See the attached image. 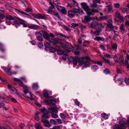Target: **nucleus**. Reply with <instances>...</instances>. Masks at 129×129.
I'll return each mask as SVG.
<instances>
[{"label": "nucleus", "mask_w": 129, "mask_h": 129, "mask_svg": "<svg viewBox=\"0 0 129 129\" xmlns=\"http://www.w3.org/2000/svg\"><path fill=\"white\" fill-rule=\"evenodd\" d=\"M81 8L86 12L88 16L94 15V13L91 12L90 8L86 3L83 2L81 3Z\"/></svg>", "instance_id": "nucleus-1"}, {"label": "nucleus", "mask_w": 129, "mask_h": 129, "mask_svg": "<svg viewBox=\"0 0 129 129\" xmlns=\"http://www.w3.org/2000/svg\"><path fill=\"white\" fill-rule=\"evenodd\" d=\"M41 112L43 113V114L41 116V119H46L49 118V116L48 115V112L47 110L45 107H43V109H41L40 110Z\"/></svg>", "instance_id": "nucleus-2"}, {"label": "nucleus", "mask_w": 129, "mask_h": 129, "mask_svg": "<svg viewBox=\"0 0 129 129\" xmlns=\"http://www.w3.org/2000/svg\"><path fill=\"white\" fill-rule=\"evenodd\" d=\"M91 27L94 29H98L100 27H103L104 26L102 24H100L96 22L93 21L90 24Z\"/></svg>", "instance_id": "nucleus-3"}, {"label": "nucleus", "mask_w": 129, "mask_h": 129, "mask_svg": "<svg viewBox=\"0 0 129 129\" xmlns=\"http://www.w3.org/2000/svg\"><path fill=\"white\" fill-rule=\"evenodd\" d=\"M48 13H51L52 15L54 16L55 17H56L58 19H61V18L60 17L59 14L57 13L56 10L53 11L51 9H48Z\"/></svg>", "instance_id": "nucleus-4"}, {"label": "nucleus", "mask_w": 129, "mask_h": 129, "mask_svg": "<svg viewBox=\"0 0 129 129\" xmlns=\"http://www.w3.org/2000/svg\"><path fill=\"white\" fill-rule=\"evenodd\" d=\"M35 35L36 36V38L37 40L41 42L43 41V39L41 37L42 35L40 32L36 31L35 33Z\"/></svg>", "instance_id": "nucleus-5"}, {"label": "nucleus", "mask_w": 129, "mask_h": 129, "mask_svg": "<svg viewBox=\"0 0 129 129\" xmlns=\"http://www.w3.org/2000/svg\"><path fill=\"white\" fill-rule=\"evenodd\" d=\"M41 121L44 123V126H45L49 128L51 126V124L50 123L48 120L43 119L41 120Z\"/></svg>", "instance_id": "nucleus-6"}, {"label": "nucleus", "mask_w": 129, "mask_h": 129, "mask_svg": "<svg viewBox=\"0 0 129 129\" xmlns=\"http://www.w3.org/2000/svg\"><path fill=\"white\" fill-rule=\"evenodd\" d=\"M98 6V5L94 3L93 2L92 4L91 5V7L92 8L91 11L92 12L94 13V12H98V11L96 9H94V8H97Z\"/></svg>", "instance_id": "nucleus-7"}, {"label": "nucleus", "mask_w": 129, "mask_h": 129, "mask_svg": "<svg viewBox=\"0 0 129 129\" xmlns=\"http://www.w3.org/2000/svg\"><path fill=\"white\" fill-rule=\"evenodd\" d=\"M49 42L53 44H56L58 43L59 41V40L55 38L51 39L49 40Z\"/></svg>", "instance_id": "nucleus-8"}, {"label": "nucleus", "mask_w": 129, "mask_h": 129, "mask_svg": "<svg viewBox=\"0 0 129 129\" xmlns=\"http://www.w3.org/2000/svg\"><path fill=\"white\" fill-rule=\"evenodd\" d=\"M57 9L62 14H67V11L65 8L64 7L61 6L60 7H58Z\"/></svg>", "instance_id": "nucleus-9"}, {"label": "nucleus", "mask_w": 129, "mask_h": 129, "mask_svg": "<svg viewBox=\"0 0 129 129\" xmlns=\"http://www.w3.org/2000/svg\"><path fill=\"white\" fill-rule=\"evenodd\" d=\"M115 15L116 17L118 18L119 20L122 22L124 21L123 16L120 15V13L119 12L116 11L115 13Z\"/></svg>", "instance_id": "nucleus-10"}, {"label": "nucleus", "mask_w": 129, "mask_h": 129, "mask_svg": "<svg viewBox=\"0 0 129 129\" xmlns=\"http://www.w3.org/2000/svg\"><path fill=\"white\" fill-rule=\"evenodd\" d=\"M71 58H72V59L70 60L71 62L73 61V64L75 66H76L77 64V62L78 61H78L79 60V58L78 57H75L74 59H73V57L72 56H71ZM70 59H71V58H70Z\"/></svg>", "instance_id": "nucleus-11"}, {"label": "nucleus", "mask_w": 129, "mask_h": 129, "mask_svg": "<svg viewBox=\"0 0 129 129\" xmlns=\"http://www.w3.org/2000/svg\"><path fill=\"white\" fill-rule=\"evenodd\" d=\"M43 37L46 40H50V37L49 34L45 31L43 34Z\"/></svg>", "instance_id": "nucleus-12"}, {"label": "nucleus", "mask_w": 129, "mask_h": 129, "mask_svg": "<svg viewBox=\"0 0 129 129\" xmlns=\"http://www.w3.org/2000/svg\"><path fill=\"white\" fill-rule=\"evenodd\" d=\"M28 28L31 29L36 30L39 28V26L36 25L31 24L28 26Z\"/></svg>", "instance_id": "nucleus-13"}, {"label": "nucleus", "mask_w": 129, "mask_h": 129, "mask_svg": "<svg viewBox=\"0 0 129 129\" xmlns=\"http://www.w3.org/2000/svg\"><path fill=\"white\" fill-rule=\"evenodd\" d=\"M34 17L37 19H45L46 18V17L44 16H43L40 14H38L35 15Z\"/></svg>", "instance_id": "nucleus-14"}, {"label": "nucleus", "mask_w": 129, "mask_h": 129, "mask_svg": "<svg viewBox=\"0 0 129 129\" xmlns=\"http://www.w3.org/2000/svg\"><path fill=\"white\" fill-rule=\"evenodd\" d=\"M125 64L127 65L126 68L127 69H129V64H128V60L129 59V56L127 54L126 55L125 58Z\"/></svg>", "instance_id": "nucleus-15"}, {"label": "nucleus", "mask_w": 129, "mask_h": 129, "mask_svg": "<svg viewBox=\"0 0 129 129\" xmlns=\"http://www.w3.org/2000/svg\"><path fill=\"white\" fill-rule=\"evenodd\" d=\"M90 15L85 16L84 19V21L85 22H88L90 21L91 20V18L89 16Z\"/></svg>", "instance_id": "nucleus-16"}, {"label": "nucleus", "mask_w": 129, "mask_h": 129, "mask_svg": "<svg viewBox=\"0 0 129 129\" xmlns=\"http://www.w3.org/2000/svg\"><path fill=\"white\" fill-rule=\"evenodd\" d=\"M58 48H59V47L58 46L55 47V48L53 47H51L49 48V51L51 52L54 53L55 51Z\"/></svg>", "instance_id": "nucleus-17"}, {"label": "nucleus", "mask_w": 129, "mask_h": 129, "mask_svg": "<svg viewBox=\"0 0 129 129\" xmlns=\"http://www.w3.org/2000/svg\"><path fill=\"white\" fill-rule=\"evenodd\" d=\"M102 58L106 63L108 64L109 65L112 66L113 65V63L110 60L107 59L104 57H102Z\"/></svg>", "instance_id": "nucleus-18"}, {"label": "nucleus", "mask_w": 129, "mask_h": 129, "mask_svg": "<svg viewBox=\"0 0 129 129\" xmlns=\"http://www.w3.org/2000/svg\"><path fill=\"white\" fill-rule=\"evenodd\" d=\"M34 127L36 129H42V127L39 123H37L35 124Z\"/></svg>", "instance_id": "nucleus-19"}, {"label": "nucleus", "mask_w": 129, "mask_h": 129, "mask_svg": "<svg viewBox=\"0 0 129 129\" xmlns=\"http://www.w3.org/2000/svg\"><path fill=\"white\" fill-rule=\"evenodd\" d=\"M69 16L71 18L74 16L75 13L74 12L72 11H70L68 12Z\"/></svg>", "instance_id": "nucleus-20"}, {"label": "nucleus", "mask_w": 129, "mask_h": 129, "mask_svg": "<svg viewBox=\"0 0 129 129\" xmlns=\"http://www.w3.org/2000/svg\"><path fill=\"white\" fill-rule=\"evenodd\" d=\"M123 128L122 126L118 124L115 125L113 126V129H123Z\"/></svg>", "instance_id": "nucleus-21"}, {"label": "nucleus", "mask_w": 129, "mask_h": 129, "mask_svg": "<svg viewBox=\"0 0 129 129\" xmlns=\"http://www.w3.org/2000/svg\"><path fill=\"white\" fill-rule=\"evenodd\" d=\"M11 68H7L5 70V71L7 74L9 75L11 74V72L10 71Z\"/></svg>", "instance_id": "nucleus-22"}, {"label": "nucleus", "mask_w": 129, "mask_h": 129, "mask_svg": "<svg viewBox=\"0 0 129 129\" xmlns=\"http://www.w3.org/2000/svg\"><path fill=\"white\" fill-rule=\"evenodd\" d=\"M124 25L123 24H121L120 28V30L121 33H123L124 31Z\"/></svg>", "instance_id": "nucleus-23"}, {"label": "nucleus", "mask_w": 129, "mask_h": 129, "mask_svg": "<svg viewBox=\"0 0 129 129\" xmlns=\"http://www.w3.org/2000/svg\"><path fill=\"white\" fill-rule=\"evenodd\" d=\"M26 96L31 100H33V95L31 94L30 92H29L28 93V95H26Z\"/></svg>", "instance_id": "nucleus-24"}, {"label": "nucleus", "mask_w": 129, "mask_h": 129, "mask_svg": "<svg viewBox=\"0 0 129 129\" xmlns=\"http://www.w3.org/2000/svg\"><path fill=\"white\" fill-rule=\"evenodd\" d=\"M125 121L122 120L121 121L119 122V125L120 126H122L123 128L125 125Z\"/></svg>", "instance_id": "nucleus-25"}, {"label": "nucleus", "mask_w": 129, "mask_h": 129, "mask_svg": "<svg viewBox=\"0 0 129 129\" xmlns=\"http://www.w3.org/2000/svg\"><path fill=\"white\" fill-rule=\"evenodd\" d=\"M58 48L57 50V52L58 54L60 55H62L64 53V51L62 50L59 49Z\"/></svg>", "instance_id": "nucleus-26"}, {"label": "nucleus", "mask_w": 129, "mask_h": 129, "mask_svg": "<svg viewBox=\"0 0 129 129\" xmlns=\"http://www.w3.org/2000/svg\"><path fill=\"white\" fill-rule=\"evenodd\" d=\"M6 18L10 20H14V18L12 16L9 15L6 17Z\"/></svg>", "instance_id": "nucleus-27"}, {"label": "nucleus", "mask_w": 129, "mask_h": 129, "mask_svg": "<svg viewBox=\"0 0 129 129\" xmlns=\"http://www.w3.org/2000/svg\"><path fill=\"white\" fill-rule=\"evenodd\" d=\"M43 95L46 98H49L48 93L46 91H44Z\"/></svg>", "instance_id": "nucleus-28"}, {"label": "nucleus", "mask_w": 129, "mask_h": 129, "mask_svg": "<svg viewBox=\"0 0 129 129\" xmlns=\"http://www.w3.org/2000/svg\"><path fill=\"white\" fill-rule=\"evenodd\" d=\"M40 114V113H39V112L36 113H35V119L37 121H38L39 119V117L38 115Z\"/></svg>", "instance_id": "nucleus-29"}, {"label": "nucleus", "mask_w": 129, "mask_h": 129, "mask_svg": "<svg viewBox=\"0 0 129 129\" xmlns=\"http://www.w3.org/2000/svg\"><path fill=\"white\" fill-rule=\"evenodd\" d=\"M101 116L103 118L106 119L108 118V115L105 113H103L101 114Z\"/></svg>", "instance_id": "nucleus-30"}, {"label": "nucleus", "mask_w": 129, "mask_h": 129, "mask_svg": "<svg viewBox=\"0 0 129 129\" xmlns=\"http://www.w3.org/2000/svg\"><path fill=\"white\" fill-rule=\"evenodd\" d=\"M110 72V70L107 68H106L104 70V73L105 74H109Z\"/></svg>", "instance_id": "nucleus-31"}, {"label": "nucleus", "mask_w": 129, "mask_h": 129, "mask_svg": "<svg viewBox=\"0 0 129 129\" xmlns=\"http://www.w3.org/2000/svg\"><path fill=\"white\" fill-rule=\"evenodd\" d=\"M98 68V67L96 65H93L91 67V68L94 71H95Z\"/></svg>", "instance_id": "nucleus-32"}, {"label": "nucleus", "mask_w": 129, "mask_h": 129, "mask_svg": "<svg viewBox=\"0 0 129 129\" xmlns=\"http://www.w3.org/2000/svg\"><path fill=\"white\" fill-rule=\"evenodd\" d=\"M32 87L34 89H37L38 87V86L37 83H34L33 84Z\"/></svg>", "instance_id": "nucleus-33"}, {"label": "nucleus", "mask_w": 129, "mask_h": 129, "mask_svg": "<svg viewBox=\"0 0 129 129\" xmlns=\"http://www.w3.org/2000/svg\"><path fill=\"white\" fill-rule=\"evenodd\" d=\"M107 26L110 28L113 29L114 28V26H113L112 23H108L107 25Z\"/></svg>", "instance_id": "nucleus-34"}, {"label": "nucleus", "mask_w": 129, "mask_h": 129, "mask_svg": "<svg viewBox=\"0 0 129 129\" xmlns=\"http://www.w3.org/2000/svg\"><path fill=\"white\" fill-rule=\"evenodd\" d=\"M54 108H49L48 109L49 112L51 114L54 112Z\"/></svg>", "instance_id": "nucleus-35"}, {"label": "nucleus", "mask_w": 129, "mask_h": 129, "mask_svg": "<svg viewBox=\"0 0 129 129\" xmlns=\"http://www.w3.org/2000/svg\"><path fill=\"white\" fill-rule=\"evenodd\" d=\"M5 94L3 93L0 95V100L3 101L5 97Z\"/></svg>", "instance_id": "nucleus-36"}, {"label": "nucleus", "mask_w": 129, "mask_h": 129, "mask_svg": "<svg viewBox=\"0 0 129 129\" xmlns=\"http://www.w3.org/2000/svg\"><path fill=\"white\" fill-rule=\"evenodd\" d=\"M107 8L108 10V12L110 13L112 11V7L110 5H108L107 6Z\"/></svg>", "instance_id": "nucleus-37"}, {"label": "nucleus", "mask_w": 129, "mask_h": 129, "mask_svg": "<svg viewBox=\"0 0 129 129\" xmlns=\"http://www.w3.org/2000/svg\"><path fill=\"white\" fill-rule=\"evenodd\" d=\"M26 21L25 20H24L22 21V22H21V24H22L23 25V26L24 27H28L27 25L25 23Z\"/></svg>", "instance_id": "nucleus-38"}, {"label": "nucleus", "mask_w": 129, "mask_h": 129, "mask_svg": "<svg viewBox=\"0 0 129 129\" xmlns=\"http://www.w3.org/2000/svg\"><path fill=\"white\" fill-rule=\"evenodd\" d=\"M68 56L67 54H64L62 56V58L64 60L67 59L68 58Z\"/></svg>", "instance_id": "nucleus-39"}, {"label": "nucleus", "mask_w": 129, "mask_h": 129, "mask_svg": "<svg viewBox=\"0 0 129 129\" xmlns=\"http://www.w3.org/2000/svg\"><path fill=\"white\" fill-rule=\"evenodd\" d=\"M50 123L53 125H55L56 123V122L54 120L51 119L50 121Z\"/></svg>", "instance_id": "nucleus-40"}, {"label": "nucleus", "mask_w": 129, "mask_h": 129, "mask_svg": "<svg viewBox=\"0 0 129 129\" xmlns=\"http://www.w3.org/2000/svg\"><path fill=\"white\" fill-rule=\"evenodd\" d=\"M15 10L17 11H18V12H19L20 13H21L22 14H24L25 15H27V16L29 15V14H27L25 13L23 11H22L20 10H17V9H15Z\"/></svg>", "instance_id": "nucleus-41"}, {"label": "nucleus", "mask_w": 129, "mask_h": 129, "mask_svg": "<svg viewBox=\"0 0 129 129\" xmlns=\"http://www.w3.org/2000/svg\"><path fill=\"white\" fill-rule=\"evenodd\" d=\"M8 87L9 89H11V90L13 91H14V90L15 89L14 88H13L12 86L10 84L8 85Z\"/></svg>", "instance_id": "nucleus-42"}, {"label": "nucleus", "mask_w": 129, "mask_h": 129, "mask_svg": "<svg viewBox=\"0 0 129 129\" xmlns=\"http://www.w3.org/2000/svg\"><path fill=\"white\" fill-rule=\"evenodd\" d=\"M84 64L85 67H86L89 66L90 65V63L89 62L87 61H84Z\"/></svg>", "instance_id": "nucleus-43"}, {"label": "nucleus", "mask_w": 129, "mask_h": 129, "mask_svg": "<svg viewBox=\"0 0 129 129\" xmlns=\"http://www.w3.org/2000/svg\"><path fill=\"white\" fill-rule=\"evenodd\" d=\"M116 72L117 73L121 74L122 73V71L120 69L117 67L116 68Z\"/></svg>", "instance_id": "nucleus-44"}, {"label": "nucleus", "mask_w": 129, "mask_h": 129, "mask_svg": "<svg viewBox=\"0 0 129 129\" xmlns=\"http://www.w3.org/2000/svg\"><path fill=\"white\" fill-rule=\"evenodd\" d=\"M44 46L45 47L48 48L50 46V44L48 42L44 44Z\"/></svg>", "instance_id": "nucleus-45"}, {"label": "nucleus", "mask_w": 129, "mask_h": 129, "mask_svg": "<svg viewBox=\"0 0 129 129\" xmlns=\"http://www.w3.org/2000/svg\"><path fill=\"white\" fill-rule=\"evenodd\" d=\"M49 3L51 7H50V8H49V9H51L52 10V9H53L54 8V6L51 2H49Z\"/></svg>", "instance_id": "nucleus-46"}, {"label": "nucleus", "mask_w": 129, "mask_h": 129, "mask_svg": "<svg viewBox=\"0 0 129 129\" xmlns=\"http://www.w3.org/2000/svg\"><path fill=\"white\" fill-rule=\"evenodd\" d=\"M51 116L52 117L54 118H56L58 117V115L52 113L51 114Z\"/></svg>", "instance_id": "nucleus-47"}, {"label": "nucleus", "mask_w": 129, "mask_h": 129, "mask_svg": "<svg viewBox=\"0 0 129 129\" xmlns=\"http://www.w3.org/2000/svg\"><path fill=\"white\" fill-rule=\"evenodd\" d=\"M121 10L123 13H125L128 11V9L126 8H122L121 9Z\"/></svg>", "instance_id": "nucleus-48"}, {"label": "nucleus", "mask_w": 129, "mask_h": 129, "mask_svg": "<svg viewBox=\"0 0 129 129\" xmlns=\"http://www.w3.org/2000/svg\"><path fill=\"white\" fill-rule=\"evenodd\" d=\"M78 62L79 63V64L82 66L83 64H84V61L83 60H81L80 59V58H79V60L78 61Z\"/></svg>", "instance_id": "nucleus-49"}, {"label": "nucleus", "mask_w": 129, "mask_h": 129, "mask_svg": "<svg viewBox=\"0 0 129 129\" xmlns=\"http://www.w3.org/2000/svg\"><path fill=\"white\" fill-rule=\"evenodd\" d=\"M63 27L64 29V30H65L68 31H70L71 30H70V29L68 26H64Z\"/></svg>", "instance_id": "nucleus-50"}, {"label": "nucleus", "mask_w": 129, "mask_h": 129, "mask_svg": "<svg viewBox=\"0 0 129 129\" xmlns=\"http://www.w3.org/2000/svg\"><path fill=\"white\" fill-rule=\"evenodd\" d=\"M19 85L20 86H21V87H25V85H24L23 84V83L22 81L20 80L19 82Z\"/></svg>", "instance_id": "nucleus-51"}, {"label": "nucleus", "mask_w": 129, "mask_h": 129, "mask_svg": "<svg viewBox=\"0 0 129 129\" xmlns=\"http://www.w3.org/2000/svg\"><path fill=\"white\" fill-rule=\"evenodd\" d=\"M117 45L116 44L111 45V48L113 49H116L117 48Z\"/></svg>", "instance_id": "nucleus-52"}, {"label": "nucleus", "mask_w": 129, "mask_h": 129, "mask_svg": "<svg viewBox=\"0 0 129 129\" xmlns=\"http://www.w3.org/2000/svg\"><path fill=\"white\" fill-rule=\"evenodd\" d=\"M55 104H54V103H51L50 104V105L51 107H53L52 108H55L56 107V105Z\"/></svg>", "instance_id": "nucleus-53"}, {"label": "nucleus", "mask_w": 129, "mask_h": 129, "mask_svg": "<svg viewBox=\"0 0 129 129\" xmlns=\"http://www.w3.org/2000/svg\"><path fill=\"white\" fill-rule=\"evenodd\" d=\"M73 11L74 12L78 13L79 11V9L76 8H74L73 10Z\"/></svg>", "instance_id": "nucleus-54"}, {"label": "nucleus", "mask_w": 129, "mask_h": 129, "mask_svg": "<svg viewBox=\"0 0 129 129\" xmlns=\"http://www.w3.org/2000/svg\"><path fill=\"white\" fill-rule=\"evenodd\" d=\"M124 82L127 84H129V78H125L124 80Z\"/></svg>", "instance_id": "nucleus-55"}, {"label": "nucleus", "mask_w": 129, "mask_h": 129, "mask_svg": "<svg viewBox=\"0 0 129 129\" xmlns=\"http://www.w3.org/2000/svg\"><path fill=\"white\" fill-rule=\"evenodd\" d=\"M93 2H94L96 4L99 3V4L101 3L100 0H93Z\"/></svg>", "instance_id": "nucleus-56"}, {"label": "nucleus", "mask_w": 129, "mask_h": 129, "mask_svg": "<svg viewBox=\"0 0 129 129\" xmlns=\"http://www.w3.org/2000/svg\"><path fill=\"white\" fill-rule=\"evenodd\" d=\"M38 46L40 48H41L43 46V45L42 43H39L38 44Z\"/></svg>", "instance_id": "nucleus-57"}, {"label": "nucleus", "mask_w": 129, "mask_h": 129, "mask_svg": "<svg viewBox=\"0 0 129 129\" xmlns=\"http://www.w3.org/2000/svg\"><path fill=\"white\" fill-rule=\"evenodd\" d=\"M60 116L61 118H66V116L63 113H60Z\"/></svg>", "instance_id": "nucleus-58"}, {"label": "nucleus", "mask_w": 129, "mask_h": 129, "mask_svg": "<svg viewBox=\"0 0 129 129\" xmlns=\"http://www.w3.org/2000/svg\"><path fill=\"white\" fill-rule=\"evenodd\" d=\"M14 22L15 23L18 25H20L21 24L22 22L20 21H19L16 20H15Z\"/></svg>", "instance_id": "nucleus-59"}, {"label": "nucleus", "mask_w": 129, "mask_h": 129, "mask_svg": "<svg viewBox=\"0 0 129 129\" xmlns=\"http://www.w3.org/2000/svg\"><path fill=\"white\" fill-rule=\"evenodd\" d=\"M74 101L75 102V104L76 105H77L78 106H79V102H78L77 101V100H74Z\"/></svg>", "instance_id": "nucleus-60"}, {"label": "nucleus", "mask_w": 129, "mask_h": 129, "mask_svg": "<svg viewBox=\"0 0 129 129\" xmlns=\"http://www.w3.org/2000/svg\"><path fill=\"white\" fill-rule=\"evenodd\" d=\"M5 17V16L3 14H0V19H3Z\"/></svg>", "instance_id": "nucleus-61"}, {"label": "nucleus", "mask_w": 129, "mask_h": 129, "mask_svg": "<svg viewBox=\"0 0 129 129\" xmlns=\"http://www.w3.org/2000/svg\"><path fill=\"white\" fill-rule=\"evenodd\" d=\"M71 25L72 27H76L78 26L79 25L77 23H73L71 24Z\"/></svg>", "instance_id": "nucleus-62"}, {"label": "nucleus", "mask_w": 129, "mask_h": 129, "mask_svg": "<svg viewBox=\"0 0 129 129\" xmlns=\"http://www.w3.org/2000/svg\"><path fill=\"white\" fill-rule=\"evenodd\" d=\"M101 30L100 29L96 30L94 31V33L96 34V35H98V34L101 31Z\"/></svg>", "instance_id": "nucleus-63"}, {"label": "nucleus", "mask_w": 129, "mask_h": 129, "mask_svg": "<svg viewBox=\"0 0 129 129\" xmlns=\"http://www.w3.org/2000/svg\"><path fill=\"white\" fill-rule=\"evenodd\" d=\"M114 6L116 8H118L120 7V4L119 3H116L114 4Z\"/></svg>", "instance_id": "nucleus-64"}]
</instances>
